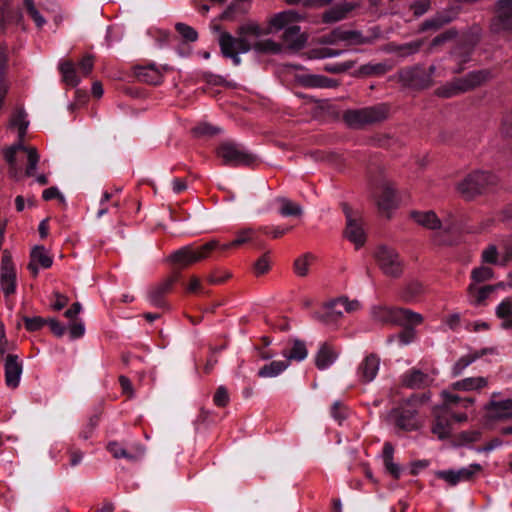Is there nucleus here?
Instances as JSON below:
<instances>
[{"label":"nucleus","instance_id":"864d4df0","mask_svg":"<svg viewBox=\"0 0 512 512\" xmlns=\"http://www.w3.org/2000/svg\"><path fill=\"white\" fill-rule=\"evenodd\" d=\"M176 30L187 41L194 42L197 40V32L192 27L184 23L176 24Z\"/></svg>","mask_w":512,"mask_h":512},{"label":"nucleus","instance_id":"0eeeda50","mask_svg":"<svg viewBox=\"0 0 512 512\" xmlns=\"http://www.w3.org/2000/svg\"><path fill=\"white\" fill-rule=\"evenodd\" d=\"M219 46L224 57L231 58L235 65H239L241 60L239 53H247L252 49L246 37L232 36L228 32H221L219 36Z\"/></svg>","mask_w":512,"mask_h":512},{"label":"nucleus","instance_id":"bf43d9fd","mask_svg":"<svg viewBox=\"0 0 512 512\" xmlns=\"http://www.w3.org/2000/svg\"><path fill=\"white\" fill-rule=\"evenodd\" d=\"M253 233H254V231L251 228H246V229L239 231L237 233V238L235 240H233L232 242H230L229 246L238 247V246L248 242L251 239Z\"/></svg>","mask_w":512,"mask_h":512},{"label":"nucleus","instance_id":"7c9ffc66","mask_svg":"<svg viewBox=\"0 0 512 512\" xmlns=\"http://www.w3.org/2000/svg\"><path fill=\"white\" fill-rule=\"evenodd\" d=\"M285 360H288L290 364L291 361H302L307 355L308 351L305 345V342L299 339H294L292 341V346L290 349L284 350L282 352Z\"/></svg>","mask_w":512,"mask_h":512},{"label":"nucleus","instance_id":"680f3d73","mask_svg":"<svg viewBox=\"0 0 512 512\" xmlns=\"http://www.w3.org/2000/svg\"><path fill=\"white\" fill-rule=\"evenodd\" d=\"M194 133L198 136H212L220 132V129L207 123L199 124L194 128Z\"/></svg>","mask_w":512,"mask_h":512},{"label":"nucleus","instance_id":"e2e57ef3","mask_svg":"<svg viewBox=\"0 0 512 512\" xmlns=\"http://www.w3.org/2000/svg\"><path fill=\"white\" fill-rule=\"evenodd\" d=\"M455 36V33L452 31H446L438 36H436L430 43L429 52H432L435 47H438L445 42L451 40Z\"/></svg>","mask_w":512,"mask_h":512},{"label":"nucleus","instance_id":"37998d69","mask_svg":"<svg viewBox=\"0 0 512 512\" xmlns=\"http://www.w3.org/2000/svg\"><path fill=\"white\" fill-rule=\"evenodd\" d=\"M424 293V286L422 283L418 281H413L409 283L402 292V298L406 302H411L418 296Z\"/></svg>","mask_w":512,"mask_h":512},{"label":"nucleus","instance_id":"69168bd1","mask_svg":"<svg viewBox=\"0 0 512 512\" xmlns=\"http://www.w3.org/2000/svg\"><path fill=\"white\" fill-rule=\"evenodd\" d=\"M497 256L498 252L496 246L490 245L483 250L481 257L484 263L495 264L497 263Z\"/></svg>","mask_w":512,"mask_h":512},{"label":"nucleus","instance_id":"c03bdc74","mask_svg":"<svg viewBox=\"0 0 512 512\" xmlns=\"http://www.w3.org/2000/svg\"><path fill=\"white\" fill-rule=\"evenodd\" d=\"M481 432L478 430L464 431L459 433L453 440L454 446H461L479 441Z\"/></svg>","mask_w":512,"mask_h":512},{"label":"nucleus","instance_id":"f704fd0d","mask_svg":"<svg viewBox=\"0 0 512 512\" xmlns=\"http://www.w3.org/2000/svg\"><path fill=\"white\" fill-rule=\"evenodd\" d=\"M487 351L488 349H483L460 357L452 367V374L454 376H459L470 364L485 355Z\"/></svg>","mask_w":512,"mask_h":512},{"label":"nucleus","instance_id":"9b49d317","mask_svg":"<svg viewBox=\"0 0 512 512\" xmlns=\"http://www.w3.org/2000/svg\"><path fill=\"white\" fill-rule=\"evenodd\" d=\"M498 393L491 395V400L485 405V417L488 420L505 421L512 419V400L505 399L496 401L494 398Z\"/></svg>","mask_w":512,"mask_h":512},{"label":"nucleus","instance_id":"1a4fd4ad","mask_svg":"<svg viewBox=\"0 0 512 512\" xmlns=\"http://www.w3.org/2000/svg\"><path fill=\"white\" fill-rule=\"evenodd\" d=\"M491 31L495 34L512 30V0H499L496 4V14L491 21Z\"/></svg>","mask_w":512,"mask_h":512},{"label":"nucleus","instance_id":"603ef678","mask_svg":"<svg viewBox=\"0 0 512 512\" xmlns=\"http://www.w3.org/2000/svg\"><path fill=\"white\" fill-rule=\"evenodd\" d=\"M236 33L241 37H246V35H253L258 37L262 34L260 27L255 23H248L239 26Z\"/></svg>","mask_w":512,"mask_h":512},{"label":"nucleus","instance_id":"4be33fe9","mask_svg":"<svg viewBox=\"0 0 512 512\" xmlns=\"http://www.w3.org/2000/svg\"><path fill=\"white\" fill-rule=\"evenodd\" d=\"M167 260L179 267L185 268L197 262L194 249L191 246H184L169 255Z\"/></svg>","mask_w":512,"mask_h":512},{"label":"nucleus","instance_id":"393cba45","mask_svg":"<svg viewBox=\"0 0 512 512\" xmlns=\"http://www.w3.org/2000/svg\"><path fill=\"white\" fill-rule=\"evenodd\" d=\"M443 397V405L440 407H437L438 409L442 410L443 412L450 413V410H452L453 407L460 405L463 408H469L474 404L473 398H460L458 395L450 392V391H443L442 392Z\"/></svg>","mask_w":512,"mask_h":512},{"label":"nucleus","instance_id":"4c0bfd02","mask_svg":"<svg viewBox=\"0 0 512 512\" xmlns=\"http://www.w3.org/2000/svg\"><path fill=\"white\" fill-rule=\"evenodd\" d=\"M135 74L140 81L148 84H159L162 79L160 71L153 66L140 67Z\"/></svg>","mask_w":512,"mask_h":512},{"label":"nucleus","instance_id":"5fc2aeb1","mask_svg":"<svg viewBox=\"0 0 512 512\" xmlns=\"http://www.w3.org/2000/svg\"><path fill=\"white\" fill-rule=\"evenodd\" d=\"M341 54L340 50H334L331 48H319L313 49L309 52L310 58H329L336 57Z\"/></svg>","mask_w":512,"mask_h":512},{"label":"nucleus","instance_id":"ddd939ff","mask_svg":"<svg viewBox=\"0 0 512 512\" xmlns=\"http://www.w3.org/2000/svg\"><path fill=\"white\" fill-rule=\"evenodd\" d=\"M347 225L345 229V237L351 241L356 247H360L365 243L366 237L361 224L357 221L352 210L348 206H344Z\"/></svg>","mask_w":512,"mask_h":512},{"label":"nucleus","instance_id":"2f4dec72","mask_svg":"<svg viewBox=\"0 0 512 512\" xmlns=\"http://www.w3.org/2000/svg\"><path fill=\"white\" fill-rule=\"evenodd\" d=\"M431 379L425 373L420 370H412L407 373L403 378V385L412 388L419 389L427 386Z\"/></svg>","mask_w":512,"mask_h":512},{"label":"nucleus","instance_id":"b1692460","mask_svg":"<svg viewBox=\"0 0 512 512\" xmlns=\"http://www.w3.org/2000/svg\"><path fill=\"white\" fill-rule=\"evenodd\" d=\"M396 194L393 186L388 183H382L377 205L381 211H388L396 206Z\"/></svg>","mask_w":512,"mask_h":512},{"label":"nucleus","instance_id":"7ed1b4c3","mask_svg":"<svg viewBox=\"0 0 512 512\" xmlns=\"http://www.w3.org/2000/svg\"><path fill=\"white\" fill-rule=\"evenodd\" d=\"M490 78L491 73L488 70L473 71L437 88L435 93L439 97L451 98L481 86Z\"/></svg>","mask_w":512,"mask_h":512},{"label":"nucleus","instance_id":"0e129e2a","mask_svg":"<svg viewBox=\"0 0 512 512\" xmlns=\"http://www.w3.org/2000/svg\"><path fill=\"white\" fill-rule=\"evenodd\" d=\"M25 327L29 331L39 330L45 323V320L41 317H23Z\"/></svg>","mask_w":512,"mask_h":512},{"label":"nucleus","instance_id":"58836bf2","mask_svg":"<svg viewBox=\"0 0 512 512\" xmlns=\"http://www.w3.org/2000/svg\"><path fill=\"white\" fill-rule=\"evenodd\" d=\"M315 260V256L311 253H305L295 259L293 264L294 272L299 277H306L309 273V267Z\"/></svg>","mask_w":512,"mask_h":512},{"label":"nucleus","instance_id":"c9c22d12","mask_svg":"<svg viewBox=\"0 0 512 512\" xmlns=\"http://www.w3.org/2000/svg\"><path fill=\"white\" fill-rule=\"evenodd\" d=\"M301 82L304 86L313 88H329L337 86L336 80L321 75H304L301 77Z\"/></svg>","mask_w":512,"mask_h":512},{"label":"nucleus","instance_id":"bb28decb","mask_svg":"<svg viewBox=\"0 0 512 512\" xmlns=\"http://www.w3.org/2000/svg\"><path fill=\"white\" fill-rule=\"evenodd\" d=\"M488 386L485 377H468L452 384L451 389L459 391H479Z\"/></svg>","mask_w":512,"mask_h":512},{"label":"nucleus","instance_id":"39448f33","mask_svg":"<svg viewBox=\"0 0 512 512\" xmlns=\"http://www.w3.org/2000/svg\"><path fill=\"white\" fill-rule=\"evenodd\" d=\"M497 178L488 172H474L467 175L457 185L458 192L465 198L480 194L486 187L495 185Z\"/></svg>","mask_w":512,"mask_h":512},{"label":"nucleus","instance_id":"052dcab7","mask_svg":"<svg viewBox=\"0 0 512 512\" xmlns=\"http://www.w3.org/2000/svg\"><path fill=\"white\" fill-rule=\"evenodd\" d=\"M447 22H448L447 19H445L444 17L438 16V17L426 20L422 24L421 29L423 31L429 30V29L437 30V29L441 28L442 26H444Z\"/></svg>","mask_w":512,"mask_h":512},{"label":"nucleus","instance_id":"a211bd4d","mask_svg":"<svg viewBox=\"0 0 512 512\" xmlns=\"http://www.w3.org/2000/svg\"><path fill=\"white\" fill-rule=\"evenodd\" d=\"M355 7L354 3L342 0L322 14V21L326 24L342 21L349 16Z\"/></svg>","mask_w":512,"mask_h":512},{"label":"nucleus","instance_id":"412c9836","mask_svg":"<svg viewBox=\"0 0 512 512\" xmlns=\"http://www.w3.org/2000/svg\"><path fill=\"white\" fill-rule=\"evenodd\" d=\"M380 358L376 354H370L359 365L358 371L364 382L372 381L379 370Z\"/></svg>","mask_w":512,"mask_h":512},{"label":"nucleus","instance_id":"79ce46f5","mask_svg":"<svg viewBox=\"0 0 512 512\" xmlns=\"http://www.w3.org/2000/svg\"><path fill=\"white\" fill-rule=\"evenodd\" d=\"M252 49L259 53L277 54L281 52L282 46L279 43L274 42L273 40L266 39L255 42L252 45Z\"/></svg>","mask_w":512,"mask_h":512},{"label":"nucleus","instance_id":"aec40b11","mask_svg":"<svg viewBox=\"0 0 512 512\" xmlns=\"http://www.w3.org/2000/svg\"><path fill=\"white\" fill-rule=\"evenodd\" d=\"M397 312H399V307L376 306L373 307L371 316L374 321L381 324H398Z\"/></svg>","mask_w":512,"mask_h":512},{"label":"nucleus","instance_id":"20e7f679","mask_svg":"<svg viewBox=\"0 0 512 512\" xmlns=\"http://www.w3.org/2000/svg\"><path fill=\"white\" fill-rule=\"evenodd\" d=\"M435 71L434 65L427 70L422 66L407 67L398 72V79L406 87L424 89L433 84L432 77Z\"/></svg>","mask_w":512,"mask_h":512},{"label":"nucleus","instance_id":"f257e3e1","mask_svg":"<svg viewBox=\"0 0 512 512\" xmlns=\"http://www.w3.org/2000/svg\"><path fill=\"white\" fill-rule=\"evenodd\" d=\"M10 124L12 127L18 129L19 141L16 144L4 149V158L8 165H10L11 173L15 176L19 170V165L15 157L18 156L19 154H26L27 166L25 174L26 176L31 177L35 174V170L39 162V155L37 153L36 148L26 147L23 144V139L25 137L26 130L29 125V122L26 120L25 111L22 109L17 110L13 114Z\"/></svg>","mask_w":512,"mask_h":512},{"label":"nucleus","instance_id":"dca6fc26","mask_svg":"<svg viewBox=\"0 0 512 512\" xmlns=\"http://www.w3.org/2000/svg\"><path fill=\"white\" fill-rule=\"evenodd\" d=\"M344 313L345 311L340 297L325 303L323 305V311L315 313L314 317L325 324H331L340 319Z\"/></svg>","mask_w":512,"mask_h":512},{"label":"nucleus","instance_id":"423d86ee","mask_svg":"<svg viewBox=\"0 0 512 512\" xmlns=\"http://www.w3.org/2000/svg\"><path fill=\"white\" fill-rule=\"evenodd\" d=\"M375 259L385 276L399 278L402 275L404 264L396 250L380 246L375 252Z\"/></svg>","mask_w":512,"mask_h":512},{"label":"nucleus","instance_id":"8fccbe9b","mask_svg":"<svg viewBox=\"0 0 512 512\" xmlns=\"http://www.w3.org/2000/svg\"><path fill=\"white\" fill-rule=\"evenodd\" d=\"M492 290H493L492 286H485V287L477 289L474 284H471L468 287V293L471 296L475 297L476 303H480L483 300H485L487 298V296L489 295V293L492 292Z\"/></svg>","mask_w":512,"mask_h":512},{"label":"nucleus","instance_id":"de8ad7c7","mask_svg":"<svg viewBox=\"0 0 512 512\" xmlns=\"http://www.w3.org/2000/svg\"><path fill=\"white\" fill-rule=\"evenodd\" d=\"M282 205L280 208V213L283 216H300L302 214L301 206L287 200L283 199L281 201Z\"/></svg>","mask_w":512,"mask_h":512},{"label":"nucleus","instance_id":"9d476101","mask_svg":"<svg viewBox=\"0 0 512 512\" xmlns=\"http://www.w3.org/2000/svg\"><path fill=\"white\" fill-rule=\"evenodd\" d=\"M339 42H345L347 45H359L367 43L368 39L364 38L358 31L341 28H336L319 39V43L323 45H336Z\"/></svg>","mask_w":512,"mask_h":512},{"label":"nucleus","instance_id":"c756f323","mask_svg":"<svg viewBox=\"0 0 512 512\" xmlns=\"http://www.w3.org/2000/svg\"><path fill=\"white\" fill-rule=\"evenodd\" d=\"M411 216L417 224L427 229L441 228V221L433 211L413 212Z\"/></svg>","mask_w":512,"mask_h":512},{"label":"nucleus","instance_id":"72a5a7b5","mask_svg":"<svg viewBox=\"0 0 512 512\" xmlns=\"http://www.w3.org/2000/svg\"><path fill=\"white\" fill-rule=\"evenodd\" d=\"M396 424L399 428L406 431L416 430L420 426L419 421L416 419V410L403 409Z\"/></svg>","mask_w":512,"mask_h":512},{"label":"nucleus","instance_id":"e433bc0d","mask_svg":"<svg viewBox=\"0 0 512 512\" xmlns=\"http://www.w3.org/2000/svg\"><path fill=\"white\" fill-rule=\"evenodd\" d=\"M496 315L502 320L501 327L503 329H512V301L511 299L503 300L496 308Z\"/></svg>","mask_w":512,"mask_h":512},{"label":"nucleus","instance_id":"c85d7f7f","mask_svg":"<svg viewBox=\"0 0 512 512\" xmlns=\"http://www.w3.org/2000/svg\"><path fill=\"white\" fill-rule=\"evenodd\" d=\"M337 358V352L332 346L324 343L315 357V364L319 369H325L331 365Z\"/></svg>","mask_w":512,"mask_h":512},{"label":"nucleus","instance_id":"6e6d98bb","mask_svg":"<svg viewBox=\"0 0 512 512\" xmlns=\"http://www.w3.org/2000/svg\"><path fill=\"white\" fill-rule=\"evenodd\" d=\"M213 401L219 407H225L229 403V394L224 386H219L214 394Z\"/></svg>","mask_w":512,"mask_h":512},{"label":"nucleus","instance_id":"a878e982","mask_svg":"<svg viewBox=\"0 0 512 512\" xmlns=\"http://www.w3.org/2000/svg\"><path fill=\"white\" fill-rule=\"evenodd\" d=\"M303 17L294 10H288L274 15L270 24L277 30L286 29L289 26H292L293 23L302 20Z\"/></svg>","mask_w":512,"mask_h":512},{"label":"nucleus","instance_id":"a19ab883","mask_svg":"<svg viewBox=\"0 0 512 512\" xmlns=\"http://www.w3.org/2000/svg\"><path fill=\"white\" fill-rule=\"evenodd\" d=\"M399 325H419L423 322V316L412 310L399 308Z\"/></svg>","mask_w":512,"mask_h":512},{"label":"nucleus","instance_id":"338daca9","mask_svg":"<svg viewBox=\"0 0 512 512\" xmlns=\"http://www.w3.org/2000/svg\"><path fill=\"white\" fill-rule=\"evenodd\" d=\"M119 383L122 389V394L126 395L128 398H132L135 395V391L130 379L124 375L119 377Z\"/></svg>","mask_w":512,"mask_h":512},{"label":"nucleus","instance_id":"4468645a","mask_svg":"<svg viewBox=\"0 0 512 512\" xmlns=\"http://www.w3.org/2000/svg\"><path fill=\"white\" fill-rule=\"evenodd\" d=\"M1 281L6 296L13 294L16 288V272L10 255L5 251L1 263Z\"/></svg>","mask_w":512,"mask_h":512},{"label":"nucleus","instance_id":"ea45409f","mask_svg":"<svg viewBox=\"0 0 512 512\" xmlns=\"http://www.w3.org/2000/svg\"><path fill=\"white\" fill-rule=\"evenodd\" d=\"M63 81L70 86H76L79 83V77L76 74L75 66L71 61H65L59 67Z\"/></svg>","mask_w":512,"mask_h":512},{"label":"nucleus","instance_id":"3c124183","mask_svg":"<svg viewBox=\"0 0 512 512\" xmlns=\"http://www.w3.org/2000/svg\"><path fill=\"white\" fill-rule=\"evenodd\" d=\"M24 5L27 9L28 14L35 21L37 27H42L45 24V19L40 15L39 11L36 9L34 2L32 0H25Z\"/></svg>","mask_w":512,"mask_h":512},{"label":"nucleus","instance_id":"2eb2a0df","mask_svg":"<svg viewBox=\"0 0 512 512\" xmlns=\"http://www.w3.org/2000/svg\"><path fill=\"white\" fill-rule=\"evenodd\" d=\"M5 383L9 388L15 389L19 386L22 374V363L17 355L8 354L5 358Z\"/></svg>","mask_w":512,"mask_h":512},{"label":"nucleus","instance_id":"473e14b6","mask_svg":"<svg viewBox=\"0 0 512 512\" xmlns=\"http://www.w3.org/2000/svg\"><path fill=\"white\" fill-rule=\"evenodd\" d=\"M289 367L288 360H275L264 365L259 371L258 376L261 378H273L280 375Z\"/></svg>","mask_w":512,"mask_h":512},{"label":"nucleus","instance_id":"09e8293b","mask_svg":"<svg viewBox=\"0 0 512 512\" xmlns=\"http://www.w3.org/2000/svg\"><path fill=\"white\" fill-rule=\"evenodd\" d=\"M471 277L476 283L484 282L493 277V271L489 267L480 266L472 271Z\"/></svg>","mask_w":512,"mask_h":512},{"label":"nucleus","instance_id":"13d9d810","mask_svg":"<svg viewBox=\"0 0 512 512\" xmlns=\"http://www.w3.org/2000/svg\"><path fill=\"white\" fill-rule=\"evenodd\" d=\"M390 69L389 66L383 63L369 64L362 67V72L365 74L382 75Z\"/></svg>","mask_w":512,"mask_h":512},{"label":"nucleus","instance_id":"f3484780","mask_svg":"<svg viewBox=\"0 0 512 512\" xmlns=\"http://www.w3.org/2000/svg\"><path fill=\"white\" fill-rule=\"evenodd\" d=\"M434 424L432 426V433L440 440L447 439L452 433V421L450 413L443 412L438 408L433 410Z\"/></svg>","mask_w":512,"mask_h":512},{"label":"nucleus","instance_id":"4d7b16f0","mask_svg":"<svg viewBox=\"0 0 512 512\" xmlns=\"http://www.w3.org/2000/svg\"><path fill=\"white\" fill-rule=\"evenodd\" d=\"M270 269V258L268 254L261 256L254 264V271L256 275H263Z\"/></svg>","mask_w":512,"mask_h":512},{"label":"nucleus","instance_id":"cd10ccee","mask_svg":"<svg viewBox=\"0 0 512 512\" xmlns=\"http://www.w3.org/2000/svg\"><path fill=\"white\" fill-rule=\"evenodd\" d=\"M177 279V275L171 276L153 287L149 292V299L154 305H161L163 296L168 293L174 282Z\"/></svg>","mask_w":512,"mask_h":512},{"label":"nucleus","instance_id":"6e6552de","mask_svg":"<svg viewBox=\"0 0 512 512\" xmlns=\"http://www.w3.org/2000/svg\"><path fill=\"white\" fill-rule=\"evenodd\" d=\"M217 155L225 165H249L254 157L231 142H224L216 150Z\"/></svg>","mask_w":512,"mask_h":512},{"label":"nucleus","instance_id":"f8f14e48","mask_svg":"<svg viewBox=\"0 0 512 512\" xmlns=\"http://www.w3.org/2000/svg\"><path fill=\"white\" fill-rule=\"evenodd\" d=\"M482 470L480 464H471L466 468H462L460 470H447V471H438L436 472V476L440 479L446 481L449 485H456L461 481H470L473 477Z\"/></svg>","mask_w":512,"mask_h":512},{"label":"nucleus","instance_id":"6ab92c4d","mask_svg":"<svg viewBox=\"0 0 512 512\" xmlns=\"http://www.w3.org/2000/svg\"><path fill=\"white\" fill-rule=\"evenodd\" d=\"M282 40L289 49L300 50L305 46L308 36L301 32L300 26L292 25L284 30Z\"/></svg>","mask_w":512,"mask_h":512},{"label":"nucleus","instance_id":"774afa93","mask_svg":"<svg viewBox=\"0 0 512 512\" xmlns=\"http://www.w3.org/2000/svg\"><path fill=\"white\" fill-rule=\"evenodd\" d=\"M93 65H94V58H93V56L92 55H86L79 62V69H80L81 73L84 76H87L92 71Z\"/></svg>","mask_w":512,"mask_h":512},{"label":"nucleus","instance_id":"a18cd8bd","mask_svg":"<svg viewBox=\"0 0 512 512\" xmlns=\"http://www.w3.org/2000/svg\"><path fill=\"white\" fill-rule=\"evenodd\" d=\"M423 45V40H415L409 43L400 44L399 57H408L417 53Z\"/></svg>","mask_w":512,"mask_h":512},{"label":"nucleus","instance_id":"49530a36","mask_svg":"<svg viewBox=\"0 0 512 512\" xmlns=\"http://www.w3.org/2000/svg\"><path fill=\"white\" fill-rule=\"evenodd\" d=\"M219 247L217 240H211L197 249H194L197 262L204 260L208 257L209 253Z\"/></svg>","mask_w":512,"mask_h":512},{"label":"nucleus","instance_id":"5701e85b","mask_svg":"<svg viewBox=\"0 0 512 512\" xmlns=\"http://www.w3.org/2000/svg\"><path fill=\"white\" fill-rule=\"evenodd\" d=\"M52 262V258L48 255L45 248L43 246H36L31 252V261L28 264V269L36 276L38 274L37 264L43 268H49Z\"/></svg>","mask_w":512,"mask_h":512},{"label":"nucleus","instance_id":"f03ea898","mask_svg":"<svg viewBox=\"0 0 512 512\" xmlns=\"http://www.w3.org/2000/svg\"><path fill=\"white\" fill-rule=\"evenodd\" d=\"M390 108L385 103L359 109H350L343 113V121L353 129L376 125L385 121L389 116Z\"/></svg>","mask_w":512,"mask_h":512}]
</instances>
